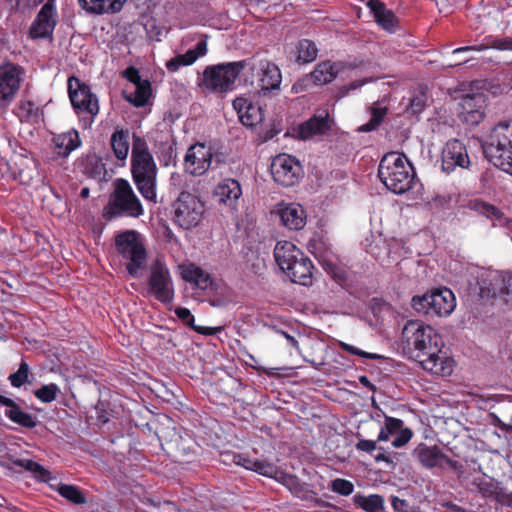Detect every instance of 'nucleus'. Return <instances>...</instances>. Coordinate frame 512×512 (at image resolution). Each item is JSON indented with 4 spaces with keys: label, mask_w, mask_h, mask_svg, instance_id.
Returning a JSON list of instances; mask_svg holds the SVG:
<instances>
[{
    "label": "nucleus",
    "mask_w": 512,
    "mask_h": 512,
    "mask_svg": "<svg viewBox=\"0 0 512 512\" xmlns=\"http://www.w3.org/2000/svg\"><path fill=\"white\" fill-rule=\"evenodd\" d=\"M157 166L146 141L135 137L131 153V173L137 190L149 202H157Z\"/></svg>",
    "instance_id": "obj_1"
},
{
    "label": "nucleus",
    "mask_w": 512,
    "mask_h": 512,
    "mask_svg": "<svg viewBox=\"0 0 512 512\" xmlns=\"http://www.w3.org/2000/svg\"><path fill=\"white\" fill-rule=\"evenodd\" d=\"M274 257L280 269L290 280L304 286L312 281V262L304 253L289 241L277 242Z\"/></svg>",
    "instance_id": "obj_2"
},
{
    "label": "nucleus",
    "mask_w": 512,
    "mask_h": 512,
    "mask_svg": "<svg viewBox=\"0 0 512 512\" xmlns=\"http://www.w3.org/2000/svg\"><path fill=\"white\" fill-rule=\"evenodd\" d=\"M378 176L385 187L395 194L408 191L414 181L410 162L399 152H389L383 156L378 167Z\"/></svg>",
    "instance_id": "obj_3"
},
{
    "label": "nucleus",
    "mask_w": 512,
    "mask_h": 512,
    "mask_svg": "<svg viewBox=\"0 0 512 512\" xmlns=\"http://www.w3.org/2000/svg\"><path fill=\"white\" fill-rule=\"evenodd\" d=\"M247 65L246 60L208 65L198 78V86L203 92L225 94L233 89Z\"/></svg>",
    "instance_id": "obj_4"
},
{
    "label": "nucleus",
    "mask_w": 512,
    "mask_h": 512,
    "mask_svg": "<svg viewBox=\"0 0 512 512\" xmlns=\"http://www.w3.org/2000/svg\"><path fill=\"white\" fill-rule=\"evenodd\" d=\"M143 213L141 201L130 183L123 178L116 179L113 182V191L109 196L108 203L103 209V217L111 221L121 216L139 218Z\"/></svg>",
    "instance_id": "obj_5"
},
{
    "label": "nucleus",
    "mask_w": 512,
    "mask_h": 512,
    "mask_svg": "<svg viewBox=\"0 0 512 512\" xmlns=\"http://www.w3.org/2000/svg\"><path fill=\"white\" fill-rule=\"evenodd\" d=\"M115 247L126 260L129 275L138 277L148 258L145 238L136 230H125L115 236Z\"/></svg>",
    "instance_id": "obj_6"
},
{
    "label": "nucleus",
    "mask_w": 512,
    "mask_h": 512,
    "mask_svg": "<svg viewBox=\"0 0 512 512\" xmlns=\"http://www.w3.org/2000/svg\"><path fill=\"white\" fill-rule=\"evenodd\" d=\"M402 339L408 349L414 350L416 360L435 348L444 346L442 337L434 328L417 320L405 324Z\"/></svg>",
    "instance_id": "obj_7"
},
{
    "label": "nucleus",
    "mask_w": 512,
    "mask_h": 512,
    "mask_svg": "<svg viewBox=\"0 0 512 512\" xmlns=\"http://www.w3.org/2000/svg\"><path fill=\"white\" fill-rule=\"evenodd\" d=\"M411 305L418 313L447 317L456 307V297L449 288L441 287L432 289L421 296H414Z\"/></svg>",
    "instance_id": "obj_8"
},
{
    "label": "nucleus",
    "mask_w": 512,
    "mask_h": 512,
    "mask_svg": "<svg viewBox=\"0 0 512 512\" xmlns=\"http://www.w3.org/2000/svg\"><path fill=\"white\" fill-rule=\"evenodd\" d=\"M484 151L489 161L500 169L512 160L511 121H500L492 128Z\"/></svg>",
    "instance_id": "obj_9"
},
{
    "label": "nucleus",
    "mask_w": 512,
    "mask_h": 512,
    "mask_svg": "<svg viewBox=\"0 0 512 512\" xmlns=\"http://www.w3.org/2000/svg\"><path fill=\"white\" fill-rule=\"evenodd\" d=\"M148 294L163 304L174 300L175 290L170 270L162 258L153 261L147 278Z\"/></svg>",
    "instance_id": "obj_10"
},
{
    "label": "nucleus",
    "mask_w": 512,
    "mask_h": 512,
    "mask_svg": "<svg viewBox=\"0 0 512 512\" xmlns=\"http://www.w3.org/2000/svg\"><path fill=\"white\" fill-rule=\"evenodd\" d=\"M174 222L185 230L197 227L203 219L205 205L198 196L181 192L173 204Z\"/></svg>",
    "instance_id": "obj_11"
},
{
    "label": "nucleus",
    "mask_w": 512,
    "mask_h": 512,
    "mask_svg": "<svg viewBox=\"0 0 512 512\" xmlns=\"http://www.w3.org/2000/svg\"><path fill=\"white\" fill-rule=\"evenodd\" d=\"M68 94L73 108L79 115H89L91 120L99 113V101L91 88L76 77L68 79Z\"/></svg>",
    "instance_id": "obj_12"
},
{
    "label": "nucleus",
    "mask_w": 512,
    "mask_h": 512,
    "mask_svg": "<svg viewBox=\"0 0 512 512\" xmlns=\"http://www.w3.org/2000/svg\"><path fill=\"white\" fill-rule=\"evenodd\" d=\"M24 76V69L8 62L0 66V108L8 107L15 99Z\"/></svg>",
    "instance_id": "obj_13"
},
{
    "label": "nucleus",
    "mask_w": 512,
    "mask_h": 512,
    "mask_svg": "<svg viewBox=\"0 0 512 512\" xmlns=\"http://www.w3.org/2000/svg\"><path fill=\"white\" fill-rule=\"evenodd\" d=\"M271 174L277 183L283 186H293L301 178L302 167L295 157L279 154L272 161Z\"/></svg>",
    "instance_id": "obj_14"
},
{
    "label": "nucleus",
    "mask_w": 512,
    "mask_h": 512,
    "mask_svg": "<svg viewBox=\"0 0 512 512\" xmlns=\"http://www.w3.org/2000/svg\"><path fill=\"white\" fill-rule=\"evenodd\" d=\"M213 149L205 143L191 145L186 152L184 168L187 173L193 176H202L211 166Z\"/></svg>",
    "instance_id": "obj_15"
},
{
    "label": "nucleus",
    "mask_w": 512,
    "mask_h": 512,
    "mask_svg": "<svg viewBox=\"0 0 512 512\" xmlns=\"http://www.w3.org/2000/svg\"><path fill=\"white\" fill-rule=\"evenodd\" d=\"M421 367L437 376H449L454 369L455 361L449 355L448 350L443 347H437L425 356L417 360Z\"/></svg>",
    "instance_id": "obj_16"
},
{
    "label": "nucleus",
    "mask_w": 512,
    "mask_h": 512,
    "mask_svg": "<svg viewBox=\"0 0 512 512\" xmlns=\"http://www.w3.org/2000/svg\"><path fill=\"white\" fill-rule=\"evenodd\" d=\"M58 22L56 4H44L34 18L29 35L33 39H46L52 36Z\"/></svg>",
    "instance_id": "obj_17"
},
{
    "label": "nucleus",
    "mask_w": 512,
    "mask_h": 512,
    "mask_svg": "<svg viewBox=\"0 0 512 512\" xmlns=\"http://www.w3.org/2000/svg\"><path fill=\"white\" fill-rule=\"evenodd\" d=\"M469 165L470 158L465 145L457 139L447 141L441 154V167L443 171L451 173L457 167L468 168Z\"/></svg>",
    "instance_id": "obj_18"
},
{
    "label": "nucleus",
    "mask_w": 512,
    "mask_h": 512,
    "mask_svg": "<svg viewBox=\"0 0 512 512\" xmlns=\"http://www.w3.org/2000/svg\"><path fill=\"white\" fill-rule=\"evenodd\" d=\"M487 99L483 93L467 94L460 102V118L468 125H478L485 116Z\"/></svg>",
    "instance_id": "obj_19"
},
{
    "label": "nucleus",
    "mask_w": 512,
    "mask_h": 512,
    "mask_svg": "<svg viewBox=\"0 0 512 512\" xmlns=\"http://www.w3.org/2000/svg\"><path fill=\"white\" fill-rule=\"evenodd\" d=\"M251 70L258 78V86L262 91H272L280 87L282 74L279 67L269 60L253 63Z\"/></svg>",
    "instance_id": "obj_20"
},
{
    "label": "nucleus",
    "mask_w": 512,
    "mask_h": 512,
    "mask_svg": "<svg viewBox=\"0 0 512 512\" xmlns=\"http://www.w3.org/2000/svg\"><path fill=\"white\" fill-rule=\"evenodd\" d=\"M281 223L289 230L299 231L306 225V211L298 203L281 202L275 207Z\"/></svg>",
    "instance_id": "obj_21"
},
{
    "label": "nucleus",
    "mask_w": 512,
    "mask_h": 512,
    "mask_svg": "<svg viewBox=\"0 0 512 512\" xmlns=\"http://www.w3.org/2000/svg\"><path fill=\"white\" fill-rule=\"evenodd\" d=\"M332 119L327 110L316 112L311 118L303 122L298 127V136L302 140L311 139L315 136L325 134L330 130Z\"/></svg>",
    "instance_id": "obj_22"
},
{
    "label": "nucleus",
    "mask_w": 512,
    "mask_h": 512,
    "mask_svg": "<svg viewBox=\"0 0 512 512\" xmlns=\"http://www.w3.org/2000/svg\"><path fill=\"white\" fill-rule=\"evenodd\" d=\"M233 108L237 112L240 122L247 127H253L263 120L261 108L253 103L247 95H241L234 99Z\"/></svg>",
    "instance_id": "obj_23"
},
{
    "label": "nucleus",
    "mask_w": 512,
    "mask_h": 512,
    "mask_svg": "<svg viewBox=\"0 0 512 512\" xmlns=\"http://www.w3.org/2000/svg\"><path fill=\"white\" fill-rule=\"evenodd\" d=\"M207 35L197 42L193 49H189L184 54H178L168 60L165 64L170 72H177L182 66H190L194 64L199 58L204 57L208 53Z\"/></svg>",
    "instance_id": "obj_24"
},
{
    "label": "nucleus",
    "mask_w": 512,
    "mask_h": 512,
    "mask_svg": "<svg viewBox=\"0 0 512 512\" xmlns=\"http://www.w3.org/2000/svg\"><path fill=\"white\" fill-rule=\"evenodd\" d=\"M213 195L220 205L234 209L242 195V189L238 181L228 178L215 187Z\"/></svg>",
    "instance_id": "obj_25"
},
{
    "label": "nucleus",
    "mask_w": 512,
    "mask_h": 512,
    "mask_svg": "<svg viewBox=\"0 0 512 512\" xmlns=\"http://www.w3.org/2000/svg\"><path fill=\"white\" fill-rule=\"evenodd\" d=\"M183 280L189 282L201 290L212 287L213 281L208 272L194 263H184L179 266Z\"/></svg>",
    "instance_id": "obj_26"
},
{
    "label": "nucleus",
    "mask_w": 512,
    "mask_h": 512,
    "mask_svg": "<svg viewBox=\"0 0 512 512\" xmlns=\"http://www.w3.org/2000/svg\"><path fill=\"white\" fill-rule=\"evenodd\" d=\"M491 294L512 306V273L499 272L490 280Z\"/></svg>",
    "instance_id": "obj_27"
},
{
    "label": "nucleus",
    "mask_w": 512,
    "mask_h": 512,
    "mask_svg": "<svg viewBox=\"0 0 512 512\" xmlns=\"http://www.w3.org/2000/svg\"><path fill=\"white\" fill-rule=\"evenodd\" d=\"M55 153L63 158L67 157L72 151L77 149L81 140L75 129H70L53 137Z\"/></svg>",
    "instance_id": "obj_28"
},
{
    "label": "nucleus",
    "mask_w": 512,
    "mask_h": 512,
    "mask_svg": "<svg viewBox=\"0 0 512 512\" xmlns=\"http://www.w3.org/2000/svg\"><path fill=\"white\" fill-rule=\"evenodd\" d=\"M79 5L90 14L119 12L127 0H78Z\"/></svg>",
    "instance_id": "obj_29"
},
{
    "label": "nucleus",
    "mask_w": 512,
    "mask_h": 512,
    "mask_svg": "<svg viewBox=\"0 0 512 512\" xmlns=\"http://www.w3.org/2000/svg\"><path fill=\"white\" fill-rule=\"evenodd\" d=\"M368 7L374 15L375 21L382 28L392 30L396 25V17L391 10L386 9L379 0H370Z\"/></svg>",
    "instance_id": "obj_30"
},
{
    "label": "nucleus",
    "mask_w": 512,
    "mask_h": 512,
    "mask_svg": "<svg viewBox=\"0 0 512 512\" xmlns=\"http://www.w3.org/2000/svg\"><path fill=\"white\" fill-rule=\"evenodd\" d=\"M318 49L314 42L303 39L300 40L291 51L292 57L298 64H307L313 62L317 57Z\"/></svg>",
    "instance_id": "obj_31"
},
{
    "label": "nucleus",
    "mask_w": 512,
    "mask_h": 512,
    "mask_svg": "<svg viewBox=\"0 0 512 512\" xmlns=\"http://www.w3.org/2000/svg\"><path fill=\"white\" fill-rule=\"evenodd\" d=\"M151 96V85L148 80L134 85L132 90L124 91L125 99L136 107H142L148 103Z\"/></svg>",
    "instance_id": "obj_32"
},
{
    "label": "nucleus",
    "mask_w": 512,
    "mask_h": 512,
    "mask_svg": "<svg viewBox=\"0 0 512 512\" xmlns=\"http://www.w3.org/2000/svg\"><path fill=\"white\" fill-rule=\"evenodd\" d=\"M489 48L498 49V50H512V39L511 38H502V39H493V38H485L484 43L480 45H472V46H463L453 50V54L468 52V51H484Z\"/></svg>",
    "instance_id": "obj_33"
},
{
    "label": "nucleus",
    "mask_w": 512,
    "mask_h": 512,
    "mask_svg": "<svg viewBox=\"0 0 512 512\" xmlns=\"http://www.w3.org/2000/svg\"><path fill=\"white\" fill-rule=\"evenodd\" d=\"M111 147L119 160H125L129 153V131L116 129L111 136Z\"/></svg>",
    "instance_id": "obj_34"
},
{
    "label": "nucleus",
    "mask_w": 512,
    "mask_h": 512,
    "mask_svg": "<svg viewBox=\"0 0 512 512\" xmlns=\"http://www.w3.org/2000/svg\"><path fill=\"white\" fill-rule=\"evenodd\" d=\"M337 74V65L327 61L319 63L311 73L310 78L314 83L322 85L332 82Z\"/></svg>",
    "instance_id": "obj_35"
},
{
    "label": "nucleus",
    "mask_w": 512,
    "mask_h": 512,
    "mask_svg": "<svg viewBox=\"0 0 512 512\" xmlns=\"http://www.w3.org/2000/svg\"><path fill=\"white\" fill-rule=\"evenodd\" d=\"M355 505L367 512H380L384 508V500L380 495L364 496L357 494L353 497Z\"/></svg>",
    "instance_id": "obj_36"
},
{
    "label": "nucleus",
    "mask_w": 512,
    "mask_h": 512,
    "mask_svg": "<svg viewBox=\"0 0 512 512\" xmlns=\"http://www.w3.org/2000/svg\"><path fill=\"white\" fill-rule=\"evenodd\" d=\"M5 416L12 422L25 428L31 429L37 425L36 418L31 414L22 411L18 405L16 407H12V409H6Z\"/></svg>",
    "instance_id": "obj_37"
},
{
    "label": "nucleus",
    "mask_w": 512,
    "mask_h": 512,
    "mask_svg": "<svg viewBox=\"0 0 512 512\" xmlns=\"http://www.w3.org/2000/svg\"><path fill=\"white\" fill-rule=\"evenodd\" d=\"M404 423L402 420L394 417L385 416L384 425L381 427L377 441H388L391 436H394L402 427Z\"/></svg>",
    "instance_id": "obj_38"
},
{
    "label": "nucleus",
    "mask_w": 512,
    "mask_h": 512,
    "mask_svg": "<svg viewBox=\"0 0 512 512\" xmlns=\"http://www.w3.org/2000/svg\"><path fill=\"white\" fill-rule=\"evenodd\" d=\"M418 460L426 467H434L439 462V451L436 447L420 445L416 449Z\"/></svg>",
    "instance_id": "obj_39"
},
{
    "label": "nucleus",
    "mask_w": 512,
    "mask_h": 512,
    "mask_svg": "<svg viewBox=\"0 0 512 512\" xmlns=\"http://www.w3.org/2000/svg\"><path fill=\"white\" fill-rule=\"evenodd\" d=\"M470 207L475 212L485 216L492 221L499 220L502 216L501 211L497 207L481 200L471 201Z\"/></svg>",
    "instance_id": "obj_40"
},
{
    "label": "nucleus",
    "mask_w": 512,
    "mask_h": 512,
    "mask_svg": "<svg viewBox=\"0 0 512 512\" xmlns=\"http://www.w3.org/2000/svg\"><path fill=\"white\" fill-rule=\"evenodd\" d=\"M275 480H277L285 487H287L290 490V492L296 496H299L304 490L303 485L300 483L299 479L296 476L285 473L281 470L277 474Z\"/></svg>",
    "instance_id": "obj_41"
},
{
    "label": "nucleus",
    "mask_w": 512,
    "mask_h": 512,
    "mask_svg": "<svg viewBox=\"0 0 512 512\" xmlns=\"http://www.w3.org/2000/svg\"><path fill=\"white\" fill-rule=\"evenodd\" d=\"M59 393L60 388L55 383L43 385L42 387L34 391L35 397L43 403L53 402L57 398Z\"/></svg>",
    "instance_id": "obj_42"
},
{
    "label": "nucleus",
    "mask_w": 512,
    "mask_h": 512,
    "mask_svg": "<svg viewBox=\"0 0 512 512\" xmlns=\"http://www.w3.org/2000/svg\"><path fill=\"white\" fill-rule=\"evenodd\" d=\"M57 491L62 497L74 504H84L86 502L84 494L76 486L63 484L58 487Z\"/></svg>",
    "instance_id": "obj_43"
},
{
    "label": "nucleus",
    "mask_w": 512,
    "mask_h": 512,
    "mask_svg": "<svg viewBox=\"0 0 512 512\" xmlns=\"http://www.w3.org/2000/svg\"><path fill=\"white\" fill-rule=\"evenodd\" d=\"M385 115H386V108L373 107L371 109L370 120L367 123L361 125L358 128V131L359 132H370V131L375 130L380 125V123L382 122Z\"/></svg>",
    "instance_id": "obj_44"
},
{
    "label": "nucleus",
    "mask_w": 512,
    "mask_h": 512,
    "mask_svg": "<svg viewBox=\"0 0 512 512\" xmlns=\"http://www.w3.org/2000/svg\"><path fill=\"white\" fill-rule=\"evenodd\" d=\"M252 471L260 475L275 479L280 469L273 463L265 460H255V463H249Z\"/></svg>",
    "instance_id": "obj_45"
},
{
    "label": "nucleus",
    "mask_w": 512,
    "mask_h": 512,
    "mask_svg": "<svg viewBox=\"0 0 512 512\" xmlns=\"http://www.w3.org/2000/svg\"><path fill=\"white\" fill-rule=\"evenodd\" d=\"M13 464L16 466L22 467L27 471L34 473L36 476H38L42 480H45L46 476L49 474V472L47 470H45L40 464H38L30 459L17 458L15 460H13Z\"/></svg>",
    "instance_id": "obj_46"
},
{
    "label": "nucleus",
    "mask_w": 512,
    "mask_h": 512,
    "mask_svg": "<svg viewBox=\"0 0 512 512\" xmlns=\"http://www.w3.org/2000/svg\"><path fill=\"white\" fill-rule=\"evenodd\" d=\"M30 369L26 362H21L18 370L15 373L10 374L9 381L13 387L19 388L26 382H28Z\"/></svg>",
    "instance_id": "obj_47"
},
{
    "label": "nucleus",
    "mask_w": 512,
    "mask_h": 512,
    "mask_svg": "<svg viewBox=\"0 0 512 512\" xmlns=\"http://www.w3.org/2000/svg\"><path fill=\"white\" fill-rule=\"evenodd\" d=\"M331 490L343 496H349L354 491V485L351 481L337 478L331 482Z\"/></svg>",
    "instance_id": "obj_48"
},
{
    "label": "nucleus",
    "mask_w": 512,
    "mask_h": 512,
    "mask_svg": "<svg viewBox=\"0 0 512 512\" xmlns=\"http://www.w3.org/2000/svg\"><path fill=\"white\" fill-rule=\"evenodd\" d=\"M339 346L346 352L350 353V354H353V355H357V356H360L362 358H366V359H372V360H377V359H381L382 356L379 355V354H376V353H369V352H365L353 345H350V344H347L345 342H340L339 343Z\"/></svg>",
    "instance_id": "obj_49"
},
{
    "label": "nucleus",
    "mask_w": 512,
    "mask_h": 512,
    "mask_svg": "<svg viewBox=\"0 0 512 512\" xmlns=\"http://www.w3.org/2000/svg\"><path fill=\"white\" fill-rule=\"evenodd\" d=\"M412 431L409 428H405L404 426L394 435V440L392 441V446L395 448H400L406 445L410 439L412 438Z\"/></svg>",
    "instance_id": "obj_50"
},
{
    "label": "nucleus",
    "mask_w": 512,
    "mask_h": 512,
    "mask_svg": "<svg viewBox=\"0 0 512 512\" xmlns=\"http://www.w3.org/2000/svg\"><path fill=\"white\" fill-rule=\"evenodd\" d=\"M175 314L185 325H188L193 329V326H195L194 316L191 314L189 309L184 307L176 308Z\"/></svg>",
    "instance_id": "obj_51"
},
{
    "label": "nucleus",
    "mask_w": 512,
    "mask_h": 512,
    "mask_svg": "<svg viewBox=\"0 0 512 512\" xmlns=\"http://www.w3.org/2000/svg\"><path fill=\"white\" fill-rule=\"evenodd\" d=\"M124 76L126 79L132 83V85H137L144 80L141 79V76L139 74V71L134 67H129L124 71Z\"/></svg>",
    "instance_id": "obj_52"
},
{
    "label": "nucleus",
    "mask_w": 512,
    "mask_h": 512,
    "mask_svg": "<svg viewBox=\"0 0 512 512\" xmlns=\"http://www.w3.org/2000/svg\"><path fill=\"white\" fill-rule=\"evenodd\" d=\"M378 441L373 440H367V439H361L356 444V449L359 451L372 453L376 449V443Z\"/></svg>",
    "instance_id": "obj_53"
},
{
    "label": "nucleus",
    "mask_w": 512,
    "mask_h": 512,
    "mask_svg": "<svg viewBox=\"0 0 512 512\" xmlns=\"http://www.w3.org/2000/svg\"><path fill=\"white\" fill-rule=\"evenodd\" d=\"M373 81L372 78H365L363 80H358V81H353L351 83H349L348 85L342 87L341 89V95L342 96H345L347 95L350 91H353L355 89H358L360 88L361 86H363L364 84L368 83V82H371Z\"/></svg>",
    "instance_id": "obj_54"
},
{
    "label": "nucleus",
    "mask_w": 512,
    "mask_h": 512,
    "mask_svg": "<svg viewBox=\"0 0 512 512\" xmlns=\"http://www.w3.org/2000/svg\"><path fill=\"white\" fill-rule=\"evenodd\" d=\"M392 507L397 512H410L408 502L398 497L392 498Z\"/></svg>",
    "instance_id": "obj_55"
},
{
    "label": "nucleus",
    "mask_w": 512,
    "mask_h": 512,
    "mask_svg": "<svg viewBox=\"0 0 512 512\" xmlns=\"http://www.w3.org/2000/svg\"><path fill=\"white\" fill-rule=\"evenodd\" d=\"M193 330L199 334L211 336V335H215L218 332H220L222 330V328L221 327H206V326L195 325V326H193Z\"/></svg>",
    "instance_id": "obj_56"
},
{
    "label": "nucleus",
    "mask_w": 512,
    "mask_h": 512,
    "mask_svg": "<svg viewBox=\"0 0 512 512\" xmlns=\"http://www.w3.org/2000/svg\"><path fill=\"white\" fill-rule=\"evenodd\" d=\"M234 460L235 462L238 464V465H241L243 466L244 468L248 469V470H252V467L250 464L248 463H255V460H251V459H248V458H245L243 456H235L234 457Z\"/></svg>",
    "instance_id": "obj_57"
},
{
    "label": "nucleus",
    "mask_w": 512,
    "mask_h": 512,
    "mask_svg": "<svg viewBox=\"0 0 512 512\" xmlns=\"http://www.w3.org/2000/svg\"><path fill=\"white\" fill-rule=\"evenodd\" d=\"M41 4H42V6L44 4L54 5V4H56V0H27V5L29 7H36V6L41 5Z\"/></svg>",
    "instance_id": "obj_58"
},
{
    "label": "nucleus",
    "mask_w": 512,
    "mask_h": 512,
    "mask_svg": "<svg viewBox=\"0 0 512 512\" xmlns=\"http://www.w3.org/2000/svg\"><path fill=\"white\" fill-rule=\"evenodd\" d=\"M0 404L6 406V409H12V407L17 406L13 400L4 396H0Z\"/></svg>",
    "instance_id": "obj_59"
},
{
    "label": "nucleus",
    "mask_w": 512,
    "mask_h": 512,
    "mask_svg": "<svg viewBox=\"0 0 512 512\" xmlns=\"http://www.w3.org/2000/svg\"><path fill=\"white\" fill-rule=\"evenodd\" d=\"M410 107L414 113L420 112L423 108V104L418 98H415L411 101Z\"/></svg>",
    "instance_id": "obj_60"
},
{
    "label": "nucleus",
    "mask_w": 512,
    "mask_h": 512,
    "mask_svg": "<svg viewBox=\"0 0 512 512\" xmlns=\"http://www.w3.org/2000/svg\"><path fill=\"white\" fill-rule=\"evenodd\" d=\"M19 108L21 111H24L27 114H29L33 111L34 104L30 101H25L20 104Z\"/></svg>",
    "instance_id": "obj_61"
},
{
    "label": "nucleus",
    "mask_w": 512,
    "mask_h": 512,
    "mask_svg": "<svg viewBox=\"0 0 512 512\" xmlns=\"http://www.w3.org/2000/svg\"><path fill=\"white\" fill-rule=\"evenodd\" d=\"M282 335L287 339L288 343L295 349H298V341L286 332H281Z\"/></svg>",
    "instance_id": "obj_62"
},
{
    "label": "nucleus",
    "mask_w": 512,
    "mask_h": 512,
    "mask_svg": "<svg viewBox=\"0 0 512 512\" xmlns=\"http://www.w3.org/2000/svg\"><path fill=\"white\" fill-rule=\"evenodd\" d=\"M374 459L376 462H386V463L392 462L390 460V458L385 453H378L377 455H375Z\"/></svg>",
    "instance_id": "obj_63"
},
{
    "label": "nucleus",
    "mask_w": 512,
    "mask_h": 512,
    "mask_svg": "<svg viewBox=\"0 0 512 512\" xmlns=\"http://www.w3.org/2000/svg\"><path fill=\"white\" fill-rule=\"evenodd\" d=\"M304 81L305 80H301V81H298L295 84H293L292 92L299 93V92L303 91L304 90Z\"/></svg>",
    "instance_id": "obj_64"
}]
</instances>
